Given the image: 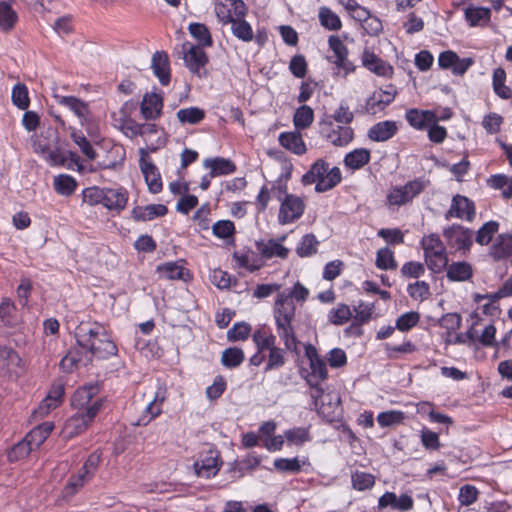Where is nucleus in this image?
I'll return each instance as SVG.
<instances>
[{"label":"nucleus","instance_id":"58","mask_svg":"<svg viewBox=\"0 0 512 512\" xmlns=\"http://www.w3.org/2000/svg\"><path fill=\"white\" fill-rule=\"evenodd\" d=\"M478 490L475 486L466 484L460 488L458 501L463 506H470L477 501Z\"/></svg>","mask_w":512,"mask_h":512},{"label":"nucleus","instance_id":"55","mask_svg":"<svg viewBox=\"0 0 512 512\" xmlns=\"http://www.w3.org/2000/svg\"><path fill=\"white\" fill-rule=\"evenodd\" d=\"M351 479L353 488L359 491L369 489L375 483L373 475L365 472H356L352 474Z\"/></svg>","mask_w":512,"mask_h":512},{"label":"nucleus","instance_id":"23","mask_svg":"<svg viewBox=\"0 0 512 512\" xmlns=\"http://www.w3.org/2000/svg\"><path fill=\"white\" fill-rule=\"evenodd\" d=\"M168 209L163 204H150L147 206H136L132 210V217L136 221H151L156 217L165 216Z\"/></svg>","mask_w":512,"mask_h":512},{"label":"nucleus","instance_id":"7","mask_svg":"<svg viewBox=\"0 0 512 512\" xmlns=\"http://www.w3.org/2000/svg\"><path fill=\"white\" fill-rule=\"evenodd\" d=\"M100 407V402L95 401L89 408H87L86 412L78 411L75 415L71 416L65 423V433L69 437L82 433L97 415Z\"/></svg>","mask_w":512,"mask_h":512},{"label":"nucleus","instance_id":"34","mask_svg":"<svg viewBox=\"0 0 512 512\" xmlns=\"http://www.w3.org/2000/svg\"><path fill=\"white\" fill-rule=\"evenodd\" d=\"M18 16L10 4L0 2V30L8 32L17 22Z\"/></svg>","mask_w":512,"mask_h":512},{"label":"nucleus","instance_id":"20","mask_svg":"<svg viewBox=\"0 0 512 512\" xmlns=\"http://www.w3.org/2000/svg\"><path fill=\"white\" fill-rule=\"evenodd\" d=\"M405 118L412 127L418 130L425 129L432 122H437L438 120L435 112L431 110L418 109L408 110Z\"/></svg>","mask_w":512,"mask_h":512},{"label":"nucleus","instance_id":"32","mask_svg":"<svg viewBox=\"0 0 512 512\" xmlns=\"http://www.w3.org/2000/svg\"><path fill=\"white\" fill-rule=\"evenodd\" d=\"M189 33L197 41L199 47H211L213 39L209 29L202 23H191L188 27Z\"/></svg>","mask_w":512,"mask_h":512},{"label":"nucleus","instance_id":"57","mask_svg":"<svg viewBox=\"0 0 512 512\" xmlns=\"http://www.w3.org/2000/svg\"><path fill=\"white\" fill-rule=\"evenodd\" d=\"M161 413V407L159 404L149 402L145 407L142 415L138 418V420L134 423L136 426H146L148 425L155 417H157Z\"/></svg>","mask_w":512,"mask_h":512},{"label":"nucleus","instance_id":"48","mask_svg":"<svg viewBox=\"0 0 512 512\" xmlns=\"http://www.w3.org/2000/svg\"><path fill=\"white\" fill-rule=\"evenodd\" d=\"M268 351L269 355L267 363L264 368L265 372H268L273 369H278L285 364L286 359L284 349L275 346L274 348H271Z\"/></svg>","mask_w":512,"mask_h":512},{"label":"nucleus","instance_id":"8","mask_svg":"<svg viewBox=\"0 0 512 512\" xmlns=\"http://www.w3.org/2000/svg\"><path fill=\"white\" fill-rule=\"evenodd\" d=\"M305 209L303 200L296 195H286L281 201L278 221L280 224H290L299 219Z\"/></svg>","mask_w":512,"mask_h":512},{"label":"nucleus","instance_id":"28","mask_svg":"<svg viewBox=\"0 0 512 512\" xmlns=\"http://www.w3.org/2000/svg\"><path fill=\"white\" fill-rule=\"evenodd\" d=\"M64 395V387L61 384L54 385L46 398L41 402L38 408L40 415L47 414L51 409H55L62 401Z\"/></svg>","mask_w":512,"mask_h":512},{"label":"nucleus","instance_id":"4","mask_svg":"<svg viewBox=\"0 0 512 512\" xmlns=\"http://www.w3.org/2000/svg\"><path fill=\"white\" fill-rule=\"evenodd\" d=\"M424 260L428 269L435 274L441 273L448 265L446 247L438 234L432 233L421 239Z\"/></svg>","mask_w":512,"mask_h":512},{"label":"nucleus","instance_id":"45","mask_svg":"<svg viewBox=\"0 0 512 512\" xmlns=\"http://www.w3.org/2000/svg\"><path fill=\"white\" fill-rule=\"evenodd\" d=\"M376 266L382 270H393L397 268L394 253L389 248H381L376 254Z\"/></svg>","mask_w":512,"mask_h":512},{"label":"nucleus","instance_id":"17","mask_svg":"<svg viewBox=\"0 0 512 512\" xmlns=\"http://www.w3.org/2000/svg\"><path fill=\"white\" fill-rule=\"evenodd\" d=\"M163 99L156 93L145 94L141 103V114L146 120H155L161 115Z\"/></svg>","mask_w":512,"mask_h":512},{"label":"nucleus","instance_id":"35","mask_svg":"<svg viewBox=\"0 0 512 512\" xmlns=\"http://www.w3.org/2000/svg\"><path fill=\"white\" fill-rule=\"evenodd\" d=\"M244 352L237 347L225 349L221 355V363L226 368H236L244 361Z\"/></svg>","mask_w":512,"mask_h":512},{"label":"nucleus","instance_id":"10","mask_svg":"<svg viewBox=\"0 0 512 512\" xmlns=\"http://www.w3.org/2000/svg\"><path fill=\"white\" fill-rule=\"evenodd\" d=\"M321 135L334 146L343 147L353 140L354 132L349 126H334L332 122H324L321 124Z\"/></svg>","mask_w":512,"mask_h":512},{"label":"nucleus","instance_id":"12","mask_svg":"<svg viewBox=\"0 0 512 512\" xmlns=\"http://www.w3.org/2000/svg\"><path fill=\"white\" fill-rule=\"evenodd\" d=\"M475 216L474 203L465 196L456 195L452 199L449 210L445 213V219L453 217L472 221Z\"/></svg>","mask_w":512,"mask_h":512},{"label":"nucleus","instance_id":"64","mask_svg":"<svg viewBox=\"0 0 512 512\" xmlns=\"http://www.w3.org/2000/svg\"><path fill=\"white\" fill-rule=\"evenodd\" d=\"M212 230L215 236L224 239L233 235L235 226L230 220H220L213 225Z\"/></svg>","mask_w":512,"mask_h":512},{"label":"nucleus","instance_id":"16","mask_svg":"<svg viewBox=\"0 0 512 512\" xmlns=\"http://www.w3.org/2000/svg\"><path fill=\"white\" fill-rule=\"evenodd\" d=\"M361 61L366 69L379 76H389L393 72L392 66L367 49L363 51Z\"/></svg>","mask_w":512,"mask_h":512},{"label":"nucleus","instance_id":"18","mask_svg":"<svg viewBox=\"0 0 512 512\" xmlns=\"http://www.w3.org/2000/svg\"><path fill=\"white\" fill-rule=\"evenodd\" d=\"M128 201V193L124 188H104L103 206L109 210L121 211Z\"/></svg>","mask_w":512,"mask_h":512},{"label":"nucleus","instance_id":"15","mask_svg":"<svg viewBox=\"0 0 512 512\" xmlns=\"http://www.w3.org/2000/svg\"><path fill=\"white\" fill-rule=\"evenodd\" d=\"M53 97L59 105L72 111L81 123L87 119L89 107L88 104L81 99L74 96H62L56 93Z\"/></svg>","mask_w":512,"mask_h":512},{"label":"nucleus","instance_id":"52","mask_svg":"<svg viewBox=\"0 0 512 512\" xmlns=\"http://www.w3.org/2000/svg\"><path fill=\"white\" fill-rule=\"evenodd\" d=\"M407 292L414 299L424 300L430 296V287L425 281H416L408 285Z\"/></svg>","mask_w":512,"mask_h":512},{"label":"nucleus","instance_id":"13","mask_svg":"<svg viewBox=\"0 0 512 512\" xmlns=\"http://www.w3.org/2000/svg\"><path fill=\"white\" fill-rule=\"evenodd\" d=\"M98 393L99 386L97 384L84 385L74 392L71 404L80 412H86L87 408H89L95 401H99L101 403L100 399L94 400Z\"/></svg>","mask_w":512,"mask_h":512},{"label":"nucleus","instance_id":"42","mask_svg":"<svg viewBox=\"0 0 512 512\" xmlns=\"http://www.w3.org/2000/svg\"><path fill=\"white\" fill-rule=\"evenodd\" d=\"M230 24L233 35L239 40L249 42L253 39L252 27L244 19H234Z\"/></svg>","mask_w":512,"mask_h":512},{"label":"nucleus","instance_id":"9","mask_svg":"<svg viewBox=\"0 0 512 512\" xmlns=\"http://www.w3.org/2000/svg\"><path fill=\"white\" fill-rule=\"evenodd\" d=\"M183 60L191 73L202 76L201 69L208 63V56L203 48L190 42L182 44Z\"/></svg>","mask_w":512,"mask_h":512},{"label":"nucleus","instance_id":"47","mask_svg":"<svg viewBox=\"0 0 512 512\" xmlns=\"http://www.w3.org/2000/svg\"><path fill=\"white\" fill-rule=\"evenodd\" d=\"M32 450H33L32 446L24 438L23 440H21L17 444H15L8 451V454H7L8 460L10 462H16V461L22 460V459L26 458L31 453Z\"/></svg>","mask_w":512,"mask_h":512},{"label":"nucleus","instance_id":"41","mask_svg":"<svg viewBox=\"0 0 512 512\" xmlns=\"http://www.w3.org/2000/svg\"><path fill=\"white\" fill-rule=\"evenodd\" d=\"M506 73L502 68H497L493 72V88L495 93L502 99L511 97V89L505 85Z\"/></svg>","mask_w":512,"mask_h":512},{"label":"nucleus","instance_id":"5","mask_svg":"<svg viewBox=\"0 0 512 512\" xmlns=\"http://www.w3.org/2000/svg\"><path fill=\"white\" fill-rule=\"evenodd\" d=\"M329 48L333 55L328 57V61L333 63L338 69V73L346 77L355 71V65L348 59V48L337 35H330L328 38Z\"/></svg>","mask_w":512,"mask_h":512},{"label":"nucleus","instance_id":"27","mask_svg":"<svg viewBox=\"0 0 512 512\" xmlns=\"http://www.w3.org/2000/svg\"><path fill=\"white\" fill-rule=\"evenodd\" d=\"M491 256L501 260L512 254V234H500L491 247Z\"/></svg>","mask_w":512,"mask_h":512},{"label":"nucleus","instance_id":"38","mask_svg":"<svg viewBox=\"0 0 512 512\" xmlns=\"http://www.w3.org/2000/svg\"><path fill=\"white\" fill-rule=\"evenodd\" d=\"M352 317V310L346 304L340 303L328 313V321L340 326L347 323Z\"/></svg>","mask_w":512,"mask_h":512},{"label":"nucleus","instance_id":"21","mask_svg":"<svg viewBox=\"0 0 512 512\" xmlns=\"http://www.w3.org/2000/svg\"><path fill=\"white\" fill-rule=\"evenodd\" d=\"M194 469L196 474L200 477L209 479L215 476L220 469L218 455L210 452L208 456L195 462Z\"/></svg>","mask_w":512,"mask_h":512},{"label":"nucleus","instance_id":"62","mask_svg":"<svg viewBox=\"0 0 512 512\" xmlns=\"http://www.w3.org/2000/svg\"><path fill=\"white\" fill-rule=\"evenodd\" d=\"M289 70L296 78H304L307 73V62L303 55L298 54L291 58Z\"/></svg>","mask_w":512,"mask_h":512},{"label":"nucleus","instance_id":"53","mask_svg":"<svg viewBox=\"0 0 512 512\" xmlns=\"http://www.w3.org/2000/svg\"><path fill=\"white\" fill-rule=\"evenodd\" d=\"M251 332V326L248 323L240 322L233 325L227 332V338L230 341L246 340Z\"/></svg>","mask_w":512,"mask_h":512},{"label":"nucleus","instance_id":"2","mask_svg":"<svg viewBox=\"0 0 512 512\" xmlns=\"http://www.w3.org/2000/svg\"><path fill=\"white\" fill-rule=\"evenodd\" d=\"M78 345L97 358L106 359L117 354V346L106 328L98 322L82 321L76 329Z\"/></svg>","mask_w":512,"mask_h":512},{"label":"nucleus","instance_id":"51","mask_svg":"<svg viewBox=\"0 0 512 512\" xmlns=\"http://www.w3.org/2000/svg\"><path fill=\"white\" fill-rule=\"evenodd\" d=\"M274 467L279 472L298 473L301 464L297 458H278L274 461Z\"/></svg>","mask_w":512,"mask_h":512},{"label":"nucleus","instance_id":"44","mask_svg":"<svg viewBox=\"0 0 512 512\" xmlns=\"http://www.w3.org/2000/svg\"><path fill=\"white\" fill-rule=\"evenodd\" d=\"M11 98L13 104L21 110H26L29 107L28 89L23 83H17L13 87Z\"/></svg>","mask_w":512,"mask_h":512},{"label":"nucleus","instance_id":"59","mask_svg":"<svg viewBox=\"0 0 512 512\" xmlns=\"http://www.w3.org/2000/svg\"><path fill=\"white\" fill-rule=\"evenodd\" d=\"M429 181L424 180L422 178L415 179L413 181H409L403 186V189L408 197V201L410 202L414 197L418 196L421 192L425 190L428 186Z\"/></svg>","mask_w":512,"mask_h":512},{"label":"nucleus","instance_id":"25","mask_svg":"<svg viewBox=\"0 0 512 512\" xmlns=\"http://www.w3.org/2000/svg\"><path fill=\"white\" fill-rule=\"evenodd\" d=\"M397 132V126L394 121H382L373 125L368 131V137L376 142L387 141Z\"/></svg>","mask_w":512,"mask_h":512},{"label":"nucleus","instance_id":"6","mask_svg":"<svg viewBox=\"0 0 512 512\" xmlns=\"http://www.w3.org/2000/svg\"><path fill=\"white\" fill-rule=\"evenodd\" d=\"M473 235V230L458 224H453L443 230V236L448 246L463 251L464 254L471 249Z\"/></svg>","mask_w":512,"mask_h":512},{"label":"nucleus","instance_id":"1","mask_svg":"<svg viewBox=\"0 0 512 512\" xmlns=\"http://www.w3.org/2000/svg\"><path fill=\"white\" fill-rule=\"evenodd\" d=\"M309 296V290L300 282H296L292 289L277 294L273 304V318L276 331L287 350L297 347L296 333L293 321L296 316L294 300L304 302Z\"/></svg>","mask_w":512,"mask_h":512},{"label":"nucleus","instance_id":"50","mask_svg":"<svg viewBox=\"0 0 512 512\" xmlns=\"http://www.w3.org/2000/svg\"><path fill=\"white\" fill-rule=\"evenodd\" d=\"M462 318L458 313H446L439 319V325L447 330V336L458 330L461 326Z\"/></svg>","mask_w":512,"mask_h":512},{"label":"nucleus","instance_id":"29","mask_svg":"<svg viewBox=\"0 0 512 512\" xmlns=\"http://www.w3.org/2000/svg\"><path fill=\"white\" fill-rule=\"evenodd\" d=\"M370 158L371 155L368 149L358 148L346 154L344 164L352 170H357L368 164Z\"/></svg>","mask_w":512,"mask_h":512},{"label":"nucleus","instance_id":"3","mask_svg":"<svg viewBox=\"0 0 512 512\" xmlns=\"http://www.w3.org/2000/svg\"><path fill=\"white\" fill-rule=\"evenodd\" d=\"M341 181V171L338 167L329 168L323 159H318L303 175L304 185L315 183V190L319 193L334 188Z\"/></svg>","mask_w":512,"mask_h":512},{"label":"nucleus","instance_id":"22","mask_svg":"<svg viewBox=\"0 0 512 512\" xmlns=\"http://www.w3.org/2000/svg\"><path fill=\"white\" fill-rule=\"evenodd\" d=\"M203 166L210 170V177L228 175L236 170L235 164L222 157L207 158L203 162Z\"/></svg>","mask_w":512,"mask_h":512},{"label":"nucleus","instance_id":"54","mask_svg":"<svg viewBox=\"0 0 512 512\" xmlns=\"http://www.w3.org/2000/svg\"><path fill=\"white\" fill-rule=\"evenodd\" d=\"M285 438L291 444L302 445L310 440L309 431L303 427H296L285 432Z\"/></svg>","mask_w":512,"mask_h":512},{"label":"nucleus","instance_id":"31","mask_svg":"<svg viewBox=\"0 0 512 512\" xmlns=\"http://www.w3.org/2000/svg\"><path fill=\"white\" fill-rule=\"evenodd\" d=\"M157 271L162 278L168 280H184L187 270L179 262H166L157 267Z\"/></svg>","mask_w":512,"mask_h":512},{"label":"nucleus","instance_id":"14","mask_svg":"<svg viewBox=\"0 0 512 512\" xmlns=\"http://www.w3.org/2000/svg\"><path fill=\"white\" fill-rule=\"evenodd\" d=\"M285 238L286 237L283 236L279 239L257 241V251L264 259H271L274 257L286 259L289 255V249L282 245V241H284Z\"/></svg>","mask_w":512,"mask_h":512},{"label":"nucleus","instance_id":"37","mask_svg":"<svg viewBox=\"0 0 512 512\" xmlns=\"http://www.w3.org/2000/svg\"><path fill=\"white\" fill-rule=\"evenodd\" d=\"M318 17L320 24L328 30L337 31L342 27L339 16L328 7H321Z\"/></svg>","mask_w":512,"mask_h":512},{"label":"nucleus","instance_id":"26","mask_svg":"<svg viewBox=\"0 0 512 512\" xmlns=\"http://www.w3.org/2000/svg\"><path fill=\"white\" fill-rule=\"evenodd\" d=\"M446 276L453 282L468 281L473 276L472 265L466 261L453 262L447 267Z\"/></svg>","mask_w":512,"mask_h":512},{"label":"nucleus","instance_id":"11","mask_svg":"<svg viewBox=\"0 0 512 512\" xmlns=\"http://www.w3.org/2000/svg\"><path fill=\"white\" fill-rule=\"evenodd\" d=\"M139 153V165L141 172L144 175L148 189L151 193L157 194L162 190L160 173L158 172L157 167L151 161L147 160L148 153L144 148H141Z\"/></svg>","mask_w":512,"mask_h":512},{"label":"nucleus","instance_id":"19","mask_svg":"<svg viewBox=\"0 0 512 512\" xmlns=\"http://www.w3.org/2000/svg\"><path fill=\"white\" fill-rule=\"evenodd\" d=\"M151 67L155 76L164 86L170 82L169 58L166 52L157 51L152 57Z\"/></svg>","mask_w":512,"mask_h":512},{"label":"nucleus","instance_id":"24","mask_svg":"<svg viewBox=\"0 0 512 512\" xmlns=\"http://www.w3.org/2000/svg\"><path fill=\"white\" fill-rule=\"evenodd\" d=\"M279 142L281 146L296 155H302L307 150L299 131L282 132L279 135Z\"/></svg>","mask_w":512,"mask_h":512},{"label":"nucleus","instance_id":"46","mask_svg":"<svg viewBox=\"0 0 512 512\" xmlns=\"http://www.w3.org/2000/svg\"><path fill=\"white\" fill-rule=\"evenodd\" d=\"M499 223L496 221L486 222L476 233L475 241L480 245H487L493 235L498 231Z\"/></svg>","mask_w":512,"mask_h":512},{"label":"nucleus","instance_id":"40","mask_svg":"<svg viewBox=\"0 0 512 512\" xmlns=\"http://www.w3.org/2000/svg\"><path fill=\"white\" fill-rule=\"evenodd\" d=\"M319 241L316 239L314 234H306L302 237L299 242L296 253L299 257H309L317 252V246Z\"/></svg>","mask_w":512,"mask_h":512},{"label":"nucleus","instance_id":"56","mask_svg":"<svg viewBox=\"0 0 512 512\" xmlns=\"http://www.w3.org/2000/svg\"><path fill=\"white\" fill-rule=\"evenodd\" d=\"M377 235L391 245L402 244L404 242V234L399 228H382Z\"/></svg>","mask_w":512,"mask_h":512},{"label":"nucleus","instance_id":"39","mask_svg":"<svg viewBox=\"0 0 512 512\" xmlns=\"http://www.w3.org/2000/svg\"><path fill=\"white\" fill-rule=\"evenodd\" d=\"M313 119V109L307 105H302L294 113V126L297 129H306L312 124Z\"/></svg>","mask_w":512,"mask_h":512},{"label":"nucleus","instance_id":"60","mask_svg":"<svg viewBox=\"0 0 512 512\" xmlns=\"http://www.w3.org/2000/svg\"><path fill=\"white\" fill-rule=\"evenodd\" d=\"M405 418V415L402 411H386L382 412L377 416V421L380 426L386 427L394 424L401 423Z\"/></svg>","mask_w":512,"mask_h":512},{"label":"nucleus","instance_id":"36","mask_svg":"<svg viewBox=\"0 0 512 512\" xmlns=\"http://www.w3.org/2000/svg\"><path fill=\"white\" fill-rule=\"evenodd\" d=\"M205 118L204 110L198 107H189L178 110L177 119L182 124L195 125L200 123Z\"/></svg>","mask_w":512,"mask_h":512},{"label":"nucleus","instance_id":"49","mask_svg":"<svg viewBox=\"0 0 512 512\" xmlns=\"http://www.w3.org/2000/svg\"><path fill=\"white\" fill-rule=\"evenodd\" d=\"M466 20L471 26L478 25L482 20H488L490 17V10L482 7H468L465 10Z\"/></svg>","mask_w":512,"mask_h":512},{"label":"nucleus","instance_id":"43","mask_svg":"<svg viewBox=\"0 0 512 512\" xmlns=\"http://www.w3.org/2000/svg\"><path fill=\"white\" fill-rule=\"evenodd\" d=\"M253 342L259 351L269 350L276 346V336L264 329L256 330L252 335Z\"/></svg>","mask_w":512,"mask_h":512},{"label":"nucleus","instance_id":"33","mask_svg":"<svg viewBox=\"0 0 512 512\" xmlns=\"http://www.w3.org/2000/svg\"><path fill=\"white\" fill-rule=\"evenodd\" d=\"M77 185L75 178L70 175L60 174L54 177V190L62 196H71L75 192Z\"/></svg>","mask_w":512,"mask_h":512},{"label":"nucleus","instance_id":"63","mask_svg":"<svg viewBox=\"0 0 512 512\" xmlns=\"http://www.w3.org/2000/svg\"><path fill=\"white\" fill-rule=\"evenodd\" d=\"M420 316L417 312H407L396 320V328L400 331H408L419 322Z\"/></svg>","mask_w":512,"mask_h":512},{"label":"nucleus","instance_id":"61","mask_svg":"<svg viewBox=\"0 0 512 512\" xmlns=\"http://www.w3.org/2000/svg\"><path fill=\"white\" fill-rule=\"evenodd\" d=\"M401 275L405 278H419L425 273V266L421 262L409 261L401 267Z\"/></svg>","mask_w":512,"mask_h":512},{"label":"nucleus","instance_id":"30","mask_svg":"<svg viewBox=\"0 0 512 512\" xmlns=\"http://www.w3.org/2000/svg\"><path fill=\"white\" fill-rule=\"evenodd\" d=\"M391 94L383 95L378 90L374 91L372 95L367 99L365 104V110L371 115H375L383 111L391 102Z\"/></svg>","mask_w":512,"mask_h":512}]
</instances>
